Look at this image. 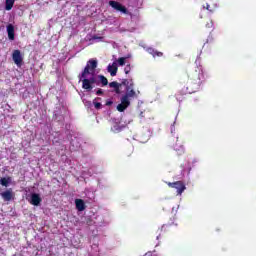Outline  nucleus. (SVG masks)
Masks as SVG:
<instances>
[{"label": "nucleus", "mask_w": 256, "mask_h": 256, "mask_svg": "<svg viewBox=\"0 0 256 256\" xmlns=\"http://www.w3.org/2000/svg\"><path fill=\"white\" fill-rule=\"evenodd\" d=\"M106 105H113V102L109 101V102L106 103Z\"/></svg>", "instance_id": "28"}, {"label": "nucleus", "mask_w": 256, "mask_h": 256, "mask_svg": "<svg viewBox=\"0 0 256 256\" xmlns=\"http://www.w3.org/2000/svg\"><path fill=\"white\" fill-rule=\"evenodd\" d=\"M151 255H152L151 252H148L145 254V256H151Z\"/></svg>", "instance_id": "29"}, {"label": "nucleus", "mask_w": 256, "mask_h": 256, "mask_svg": "<svg viewBox=\"0 0 256 256\" xmlns=\"http://www.w3.org/2000/svg\"><path fill=\"white\" fill-rule=\"evenodd\" d=\"M97 65V59H90L87 61L84 70L82 71L81 75H79V79L82 81V89L92 91L93 85H99V82H97V77L94 76Z\"/></svg>", "instance_id": "1"}, {"label": "nucleus", "mask_w": 256, "mask_h": 256, "mask_svg": "<svg viewBox=\"0 0 256 256\" xmlns=\"http://www.w3.org/2000/svg\"><path fill=\"white\" fill-rule=\"evenodd\" d=\"M41 196L37 193H33L31 194V199H30V203L31 205H34V207H39V205H41Z\"/></svg>", "instance_id": "9"}, {"label": "nucleus", "mask_w": 256, "mask_h": 256, "mask_svg": "<svg viewBox=\"0 0 256 256\" xmlns=\"http://www.w3.org/2000/svg\"><path fill=\"white\" fill-rule=\"evenodd\" d=\"M12 59L17 67H21V65H23V56L21 55V50H14L12 53Z\"/></svg>", "instance_id": "6"}, {"label": "nucleus", "mask_w": 256, "mask_h": 256, "mask_svg": "<svg viewBox=\"0 0 256 256\" xmlns=\"http://www.w3.org/2000/svg\"><path fill=\"white\" fill-rule=\"evenodd\" d=\"M96 95H103V90L102 89H98L96 91Z\"/></svg>", "instance_id": "27"}, {"label": "nucleus", "mask_w": 256, "mask_h": 256, "mask_svg": "<svg viewBox=\"0 0 256 256\" xmlns=\"http://www.w3.org/2000/svg\"><path fill=\"white\" fill-rule=\"evenodd\" d=\"M170 141H176L175 143H171V147H173L174 151H180V153H183V140H180L179 136H172Z\"/></svg>", "instance_id": "4"}, {"label": "nucleus", "mask_w": 256, "mask_h": 256, "mask_svg": "<svg viewBox=\"0 0 256 256\" xmlns=\"http://www.w3.org/2000/svg\"><path fill=\"white\" fill-rule=\"evenodd\" d=\"M8 39L10 41H15V26L13 24H8L7 27Z\"/></svg>", "instance_id": "11"}, {"label": "nucleus", "mask_w": 256, "mask_h": 256, "mask_svg": "<svg viewBox=\"0 0 256 256\" xmlns=\"http://www.w3.org/2000/svg\"><path fill=\"white\" fill-rule=\"evenodd\" d=\"M97 99H101V98L94 99L93 104H94L95 109L99 110V109H101L102 104H101V102H97Z\"/></svg>", "instance_id": "19"}, {"label": "nucleus", "mask_w": 256, "mask_h": 256, "mask_svg": "<svg viewBox=\"0 0 256 256\" xmlns=\"http://www.w3.org/2000/svg\"><path fill=\"white\" fill-rule=\"evenodd\" d=\"M148 53H150V55H153V57H163V52H159L153 48H149Z\"/></svg>", "instance_id": "15"}, {"label": "nucleus", "mask_w": 256, "mask_h": 256, "mask_svg": "<svg viewBox=\"0 0 256 256\" xmlns=\"http://www.w3.org/2000/svg\"><path fill=\"white\" fill-rule=\"evenodd\" d=\"M121 85H124V87H129L131 85V82L127 79H123Z\"/></svg>", "instance_id": "22"}, {"label": "nucleus", "mask_w": 256, "mask_h": 256, "mask_svg": "<svg viewBox=\"0 0 256 256\" xmlns=\"http://www.w3.org/2000/svg\"><path fill=\"white\" fill-rule=\"evenodd\" d=\"M97 79H99L102 87L109 85V80H107V77H105L104 75H98Z\"/></svg>", "instance_id": "14"}, {"label": "nucleus", "mask_w": 256, "mask_h": 256, "mask_svg": "<svg viewBox=\"0 0 256 256\" xmlns=\"http://www.w3.org/2000/svg\"><path fill=\"white\" fill-rule=\"evenodd\" d=\"M203 9H206L207 11H210V13H213V10L211 9V6L209 4L203 5Z\"/></svg>", "instance_id": "23"}, {"label": "nucleus", "mask_w": 256, "mask_h": 256, "mask_svg": "<svg viewBox=\"0 0 256 256\" xmlns=\"http://www.w3.org/2000/svg\"><path fill=\"white\" fill-rule=\"evenodd\" d=\"M75 205L77 210L85 211V201H83V199H76Z\"/></svg>", "instance_id": "13"}, {"label": "nucleus", "mask_w": 256, "mask_h": 256, "mask_svg": "<svg viewBox=\"0 0 256 256\" xmlns=\"http://www.w3.org/2000/svg\"><path fill=\"white\" fill-rule=\"evenodd\" d=\"M207 29H213V21H210L206 24Z\"/></svg>", "instance_id": "24"}, {"label": "nucleus", "mask_w": 256, "mask_h": 256, "mask_svg": "<svg viewBox=\"0 0 256 256\" xmlns=\"http://www.w3.org/2000/svg\"><path fill=\"white\" fill-rule=\"evenodd\" d=\"M133 87V80H130V85L126 87V94L122 97H126V99H129V97H135V90Z\"/></svg>", "instance_id": "10"}, {"label": "nucleus", "mask_w": 256, "mask_h": 256, "mask_svg": "<svg viewBox=\"0 0 256 256\" xmlns=\"http://www.w3.org/2000/svg\"><path fill=\"white\" fill-rule=\"evenodd\" d=\"M125 61H127L126 57H120L117 60L118 65H120V67H123V65H125Z\"/></svg>", "instance_id": "18"}, {"label": "nucleus", "mask_w": 256, "mask_h": 256, "mask_svg": "<svg viewBox=\"0 0 256 256\" xmlns=\"http://www.w3.org/2000/svg\"><path fill=\"white\" fill-rule=\"evenodd\" d=\"M9 183H11V177L0 179V185H2V187H9Z\"/></svg>", "instance_id": "17"}, {"label": "nucleus", "mask_w": 256, "mask_h": 256, "mask_svg": "<svg viewBox=\"0 0 256 256\" xmlns=\"http://www.w3.org/2000/svg\"><path fill=\"white\" fill-rule=\"evenodd\" d=\"M92 39L93 40H99V41H103V37H101V36H96V35H94V36H92Z\"/></svg>", "instance_id": "25"}, {"label": "nucleus", "mask_w": 256, "mask_h": 256, "mask_svg": "<svg viewBox=\"0 0 256 256\" xmlns=\"http://www.w3.org/2000/svg\"><path fill=\"white\" fill-rule=\"evenodd\" d=\"M14 5H15V0H6L5 10L11 11Z\"/></svg>", "instance_id": "16"}, {"label": "nucleus", "mask_w": 256, "mask_h": 256, "mask_svg": "<svg viewBox=\"0 0 256 256\" xmlns=\"http://www.w3.org/2000/svg\"><path fill=\"white\" fill-rule=\"evenodd\" d=\"M130 105H131V101L127 99V96L122 97L121 103L117 105V111H119V113H123V111H125V109H127V107H129Z\"/></svg>", "instance_id": "7"}, {"label": "nucleus", "mask_w": 256, "mask_h": 256, "mask_svg": "<svg viewBox=\"0 0 256 256\" xmlns=\"http://www.w3.org/2000/svg\"><path fill=\"white\" fill-rule=\"evenodd\" d=\"M109 5L110 7H112V9L120 11V13H124V15H127V13H129V10H127L125 6H123L121 3L117 1H109Z\"/></svg>", "instance_id": "5"}, {"label": "nucleus", "mask_w": 256, "mask_h": 256, "mask_svg": "<svg viewBox=\"0 0 256 256\" xmlns=\"http://www.w3.org/2000/svg\"><path fill=\"white\" fill-rule=\"evenodd\" d=\"M167 185L171 189H176L177 195H183V191H185V189H187V187L185 186V183L183 181L168 182Z\"/></svg>", "instance_id": "3"}, {"label": "nucleus", "mask_w": 256, "mask_h": 256, "mask_svg": "<svg viewBox=\"0 0 256 256\" xmlns=\"http://www.w3.org/2000/svg\"><path fill=\"white\" fill-rule=\"evenodd\" d=\"M107 70H108V73H110L111 77H115L118 71L117 64L113 63L112 65H108Z\"/></svg>", "instance_id": "12"}, {"label": "nucleus", "mask_w": 256, "mask_h": 256, "mask_svg": "<svg viewBox=\"0 0 256 256\" xmlns=\"http://www.w3.org/2000/svg\"><path fill=\"white\" fill-rule=\"evenodd\" d=\"M114 91L117 93V95H119V93H121V86L114 88Z\"/></svg>", "instance_id": "26"}, {"label": "nucleus", "mask_w": 256, "mask_h": 256, "mask_svg": "<svg viewBox=\"0 0 256 256\" xmlns=\"http://www.w3.org/2000/svg\"><path fill=\"white\" fill-rule=\"evenodd\" d=\"M188 84L186 87L187 93H197L201 89V85L205 80L203 75V66H196L194 70H191L188 74Z\"/></svg>", "instance_id": "2"}, {"label": "nucleus", "mask_w": 256, "mask_h": 256, "mask_svg": "<svg viewBox=\"0 0 256 256\" xmlns=\"http://www.w3.org/2000/svg\"><path fill=\"white\" fill-rule=\"evenodd\" d=\"M124 73L126 75H129V73H131V64L126 65V67L124 68Z\"/></svg>", "instance_id": "21"}, {"label": "nucleus", "mask_w": 256, "mask_h": 256, "mask_svg": "<svg viewBox=\"0 0 256 256\" xmlns=\"http://www.w3.org/2000/svg\"><path fill=\"white\" fill-rule=\"evenodd\" d=\"M0 196L2 197V199H4L5 201H11L13 199V197H15V194L13 193V189L9 188L6 191L0 193Z\"/></svg>", "instance_id": "8"}, {"label": "nucleus", "mask_w": 256, "mask_h": 256, "mask_svg": "<svg viewBox=\"0 0 256 256\" xmlns=\"http://www.w3.org/2000/svg\"><path fill=\"white\" fill-rule=\"evenodd\" d=\"M109 87L115 89L116 87H121V84H119L117 81H113L109 83Z\"/></svg>", "instance_id": "20"}]
</instances>
